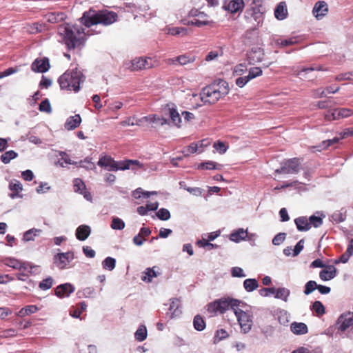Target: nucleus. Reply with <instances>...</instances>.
I'll return each instance as SVG.
<instances>
[{"label": "nucleus", "mask_w": 353, "mask_h": 353, "mask_svg": "<svg viewBox=\"0 0 353 353\" xmlns=\"http://www.w3.org/2000/svg\"><path fill=\"white\" fill-rule=\"evenodd\" d=\"M176 117V110L174 104H166L162 109V116L157 114H150L143 117L145 122H148L152 125L153 128H157L164 124H174L175 118Z\"/></svg>", "instance_id": "4"}, {"label": "nucleus", "mask_w": 353, "mask_h": 353, "mask_svg": "<svg viewBox=\"0 0 353 353\" xmlns=\"http://www.w3.org/2000/svg\"><path fill=\"white\" fill-rule=\"evenodd\" d=\"M336 269L334 265H327L320 272L319 276L323 281H329L336 276Z\"/></svg>", "instance_id": "20"}, {"label": "nucleus", "mask_w": 353, "mask_h": 353, "mask_svg": "<svg viewBox=\"0 0 353 353\" xmlns=\"http://www.w3.org/2000/svg\"><path fill=\"white\" fill-rule=\"evenodd\" d=\"M301 161L299 158H292L281 163L280 168L276 169L277 174H297L300 170Z\"/></svg>", "instance_id": "9"}, {"label": "nucleus", "mask_w": 353, "mask_h": 353, "mask_svg": "<svg viewBox=\"0 0 353 353\" xmlns=\"http://www.w3.org/2000/svg\"><path fill=\"white\" fill-rule=\"evenodd\" d=\"M243 286L247 292H252L259 287V283L255 279H248L244 281Z\"/></svg>", "instance_id": "36"}, {"label": "nucleus", "mask_w": 353, "mask_h": 353, "mask_svg": "<svg viewBox=\"0 0 353 353\" xmlns=\"http://www.w3.org/2000/svg\"><path fill=\"white\" fill-rule=\"evenodd\" d=\"M156 268L157 267L147 268L144 271V275L141 277V279L145 282H151L153 278H155L160 274V272L155 270ZM157 269L159 270V268H157Z\"/></svg>", "instance_id": "27"}, {"label": "nucleus", "mask_w": 353, "mask_h": 353, "mask_svg": "<svg viewBox=\"0 0 353 353\" xmlns=\"http://www.w3.org/2000/svg\"><path fill=\"white\" fill-rule=\"evenodd\" d=\"M156 194V192H145L141 188H139L133 192V196L135 199H139L141 198V195L145 197H149L150 195Z\"/></svg>", "instance_id": "49"}, {"label": "nucleus", "mask_w": 353, "mask_h": 353, "mask_svg": "<svg viewBox=\"0 0 353 353\" xmlns=\"http://www.w3.org/2000/svg\"><path fill=\"white\" fill-rule=\"evenodd\" d=\"M117 14L114 12L107 10L97 12L90 10L85 12L81 18V23L86 27L92 26L103 24L108 26L116 21Z\"/></svg>", "instance_id": "3"}, {"label": "nucleus", "mask_w": 353, "mask_h": 353, "mask_svg": "<svg viewBox=\"0 0 353 353\" xmlns=\"http://www.w3.org/2000/svg\"><path fill=\"white\" fill-rule=\"evenodd\" d=\"M339 113V108L332 110V112L329 111L325 114V119L328 121L339 120L340 119Z\"/></svg>", "instance_id": "53"}, {"label": "nucleus", "mask_w": 353, "mask_h": 353, "mask_svg": "<svg viewBox=\"0 0 353 353\" xmlns=\"http://www.w3.org/2000/svg\"><path fill=\"white\" fill-rule=\"evenodd\" d=\"M274 16L279 20H283L288 16L287 6L284 1L280 2L274 10Z\"/></svg>", "instance_id": "23"}, {"label": "nucleus", "mask_w": 353, "mask_h": 353, "mask_svg": "<svg viewBox=\"0 0 353 353\" xmlns=\"http://www.w3.org/2000/svg\"><path fill=\"white\" fill-rule=\"evenodd\" d=\"M59 156L61 158L59 159L57 164H59L61 167L65 168L64 164L68 165H77L78 162L72 161L69 157V155L65 152L61 151L59 152Z\"/></svg>", "instance_id": "30"}, {"label": "nucleus", "mask_w": 353, "mask_h": 353, "mask_svg": "<svg viewBox=\"0 0 353 353\" xmlns=\"http://www.w3.org/2000/svg\"><path fill=\"white\" fill-rule=\"evenodd\" d=\"M157 65V62L150 57H139L134 59L130 62L129 68L134 70H147Z\"/></svg>", "instance_id": "10"}, {"label": "nucleus", "mask_w": 353, "mask_h": 353, "mask_svg": "<svg viewBox=\"0 0 353 353\" xmlns=\"http://www.w3.org/2000/svg\"><path fill=\"white\" fill-rule=\"evenodd\" d=\"M213 147L221 154H224L229 148V145L225 142L217 141L214 143Z\"/></svg>", "instance_id": "44"}, {"label": "nucleus", "mask_w": 353, "mask_h": 353, "mask_svg": "<svg viewBox=\"0 0 353 353\" xmlns=\"http://www.w3.org/2000/svg\"><path fill=\"white\" fill-rule=\"evenodd\" d=\"M91 229L87 225H81L76 230V237L79 241H85L90 236Z\"/></svg>", "instance_id": "22"}, {"label": "nucleus", "mask_w": 353, "mask_h": 353, "mask_svg": "<svg viewBox=\"0 0 353 353\" xmlns=\"http://www.w3.org/2000/svg\"><path fill=\"white\" fill-rule=\"evenodd\" d=\"M312 310L316 313V315L319 316L325 313V308L323 303L319 301H316L313 303Z\"/></svg>", "instance_id": "45"}, {"label": "nucleus", "mask_w": 353, "mask_h": 353, "mask_svg": "<svg viewBox=\"0 0 353 353\" xmlns=\"http://www.w3.org/2000/svg\"><path fill=\"white\" fill-rule=\"evenodd\" d=\"M298 230L307 231L310 229L308 219L306 216H300L294 220Z\"/></svg>", "instance_id": "26"}, {"label": "nucleus", "mask_w": 353, "mask_h": 353, "mask_svg": "<svg viewBox=\"0 0 353 353\" xmlns=\"http://www.w3.org/2000/svg\"><path fill=\"white\" fill-rule=\"evenodd\" d=\"M310 226L319 228L323 224V219L320 216L312 215L308 219Z\"/></svg>", "instance_id": "52"}, {"label": "nucleus", "mask_w": 353, "mask_h": 353, "mask_svg": "<svg viewBox=\"0 0 353 353\" xmlns=\"http://www.w3.org/2000/svg\"><path fill=\"white\" fill-rule=\"evenodd\" d=\"M6 265L17 270L26 269L23 263L14 259H7Z\"/></svg>", "instance_id": "39"}, {"label": "nucleus", "mask_w": 353, "mask_h": 353, "mask_svg": "<svg viewBox=\"0 0 353 353\" xmlns=\"http://www.w3.org/2000/svg\"><path fill=\"white\" fill-rule=\"evenodd\" d=\"M195 61V56L190 53L178 56V63L181 65L193 64Z\"/></svg>", "instance_id": "31"}, {"label": "nucleus", "mask_w": 353, "mask_h": 353, "mask_svg": "<svg viewBox=\"0 0 353 353\" xmlns=\"http://www.w3.org/2000/svg\"><path fill=\"white\" fill-rule=\"evenodd\" d=\"M198 148L199 145L196 143H192L190 145L187 146L184 150L182 151V153L184 156H189L190 154L197 152Z\"/></svg>", "instance_id": "50"}, {"label": "nucleus", "mask_w": 353, "mask_h": 353, "mask_svg": "<svg viewBox=\"0 0 353 353\" xmlns=\"http://www.w3.org/2000/svg\"><path fill=\"white\" fill-rule=\"evenodd\" d=\"M228 336V333L224 329H220L216 332L214 338L215 340H218L219 341L226 339Z\"/></svg>", "instance_id": "62"}, {"label": "nucleus", "mask_w": 353, "mask_h": 353, "mask_svg": "<svg viewBox=\"0 0 353 353\" xmlns=\"http://www.w3.org/2000/svg\"><path fill=\"white\" fill-rule=\"evenodd\" d=\"M244 7V2L243 0H232L227 5L223 6L225 10L231 13H236L241 11Z\"/></svg>", "instance_id": "19"}, {"label": "nucleus", "mask_w": 353, "mask_h": 353, "mask_svg": "<svg viewBox=\"0 0 353 353\" xmlns=\"http://www.w3.org/2000/svg\"><path fill=\"white\" fill-rule=\"evenodd\" d=\"M9 189L12 192L10 194V196L12 199H15L19 196V192L22 191L23 186L20 181L17 180H13L9 184Z\"/></svg>", "instance_id": "24"}, {"label": "nucleus", "mask_w": 353, "mask_h": 353, "mask_svg": "<svg viewBox=\"0 0 353 353\" xmlns=\"http://www.w3.org/2000/svg\"><path fill=\"white\" fill-rule=\"evenodd\" d=\"M37 310L38 308L36 305H28L26 307L21 309L19 312L21 316H24L35 313Z\"/></svg>", "instance_id": "57"}, {"label": "nucleus", "mask_w": 353, "mask_h": 353, "mask_svg": "<svg viewBox=\"0 0 353 353\" xmlns=\"http://www.w3.org/2000/svg\"><path fill=\"white\" fill-rule=\"evenodd\" d=\"M115 266L116 259L112 257L108 256L102 261V267L104 270L112 271Z\"/></svg>", "instance_id": "35"}, {"label": "nucleus", "mask_w": 353, "mask_h": 353, "mask_svg": "<svg viewBox=\"0 0 353 353\" xmlns=\"http://www.w3.org/2000/svg\"><path fill=\"white\" fill-rule=\"evenodd\" d=\"M74 290V288L70 283H64L59 285L55 290V294L60 298L69 296Z\"/></svg>", "instance_id": "18"}, {"label": "nucleus", "mask_w": 353, "mask_h": 353, "mask_svg": "<svg viewBox=\"0 0 353 353\" xmlns=\"http://www.w3.org/2000/svg\"><path fill=\"white\" fill-rule=\"evenodd\" d=\"M17 156L18 154L16 152H14V150H9L6 152L1 156V161L5 164H8L10 162L12 159H14L16 157H17Z\"/></svg>", "instance_id": "40"}, {"label": "nucleus", "mask_w": 353, "mask_h": 353, "mask_svg": "<svg viewBox=\"0 0 353 353\" xmlns=\"http://www.w3.org/2000/svg\"><path fill=\"white\" fill-rule=\"evenodd\" d=\"M176 307H174V299H172V303L170 305L168 311L165 314V318L169 321L174 318Z\"/></svg>", "instance_id": "55"}, {"label": "nucleus", "mask_w": 353, "mask_h": 353, "mask_svg": "<svg viewBox=\"0 0 353 353\" xmlns=\"http://www.w3.org/2000/svg\"><path fill=\"white\" fill-rule=\"evenodd\" d=\"M290 328L294 334L298 335L305 334L308 332L307 326L304 323H292Z\"/></svg>", "instance_id": "25"}, {"label": "nucleus", "mask_w": 353, "mask_h": 353, "mask_svg": "<svg viewBox=\"0 0 353 353\" xmlns=\"http://www.w3.org/2000/svg\"><path fill=\"white\" fill-rule=\"evenodd\" d=\"M264 55L263 50L259 47L252 48L248 53V60L252 64L261 62L263 59Z\"/></svg>", "instance_id": "16"}, {"label": "nucleus", "mask_w": 353, "mask_h": 353, "mask_svg": "<svg viewBox=\"0 0 353 353\" xmlns=\"http://www.w3.org/2000/svg\"><path fill=\"white\" fill-rule=\"evenodd\" d=\"M181 116L183 117V121L180 117L179 114L178 113V123H184V124H188L193 121L195 119V117L193 113L190 112L188 111H183L181 112Z\"/></svg>", "instance_id": "34"}, {"label": "nucleus", "mask_w": 353, "mask_h": 353, "mask_svg": "<svg viewBox=\"0 0 353 353\" xmlns=\"http://www.w3.org/2000/svg\"><path fill=\"white\" fill-rule=\"evenodd\" d=\"M74 191L77 193H83L86 190L84 182L79 178L74 179L73 181Z\"/></svg>", "instance_id": "42"}, {"label": "nucleus", "mask_w": 353, "mask_h": 353, "mask_svg": "<svg viewBox=\"0 0 353 353\" xmlns=\"http://www.w3.org/2000/svg\"><path fill=\"white\" fill-rule=\"evenodd\" d=\"M296 40L294 39H276L275 40V43L278 46L285 47L288 46H292L296 43Z\"/></svg>", "instance_id": "51"}, {"label": "nucleus", "mask_w": 353, "mask_h": 353, "mask_svg": "<svg viewBox=\"0 0 353 353\" xmlns=\"http://www.w3.org/2000/svg\"><path fill=\"white\" fill-rule=\"evenodd\" d=\"M74 258V253L71 252L59 253L54 256V263L59 269H64L67 265Z\"/></svg>", "instance_id": "12"}, {"label": "nucleus", "mask_w": 353, "mask_h": 353, "mask_svg": "<svg viewBox=\"0 0 353 353\" xmlns=\"http://www.w3.org/2000/svg\"><path fill=\"white\" fill-rule=\"evenodd\" d=\"M157 217L163 221L168 220L170 217V212L165 208H161L157 212Z\"/></svg>", "instance_id": "58"}, {"label": "nucleus", "mask_w": 353, "mask_h": 353, "mask_svg": "<svg viewBox=\"0 0 353 353\" xmlns=\"http://www.w3.org/2000/svg\"><path fill=\"white\" fill-rule=\"evenodd\" d=\"M285 239V233H279L272 239V243L275 245H279L281 244L284 241Z\"/></svg>", "instance_id": "63"}, {"label": "nucleus", "mask_w": 353, "mask_h": 353, "mask_svg": "<svg viewBox=\"0 0 353 353\" xmlns=\"http://www.w3.org/2000/svg\"><path fill=\"white\" fill-rule=\"evenodd\" d=\"M78 163H79V167L87 170H94L96 169L94 163L91 161V159L90 157H86L84 160L78 162Z\"/></svg>", "instance_id": "46"}, {"label": "nucleus", "mask_w": 353, "mask_h": 353, "mask_svg": "<svg viewBox=\"0 0 353 353\" xmlns=\"http://www.w3.org/2000/svg\"><path fill=\"white\" fill-rule=\"evenodd\" d=\"M83 81V74L77 70H68L58 79L62 90H74V92L79 90L80 83Z\"/></svg>", "instance_id": "6"}, {"label": "nucleus", "mask_w": 353, "mask_h": 353, "mask_svg": "<svg viewBox=\"0 0 353 353\" xmlns=\"http://www.w3.org/2000/svg\"><path fill=\"white\" fill-rule=\"evenodd\" d=\"M273 294L274 295L275 298L281 299L286 301L288 300V297L290 295V290L284 288H280L275 289V292Z\"/></svg>", "instance_id": "37"}, {"label": "nucleus", "mask_w": 353, "mask_h": 353, "mask_svg": "<svg viewBox=\"0 0 353 353\" xmlns=\"http://www.w3.org/2000/svg\"><path fill=\"white\" fill-rule=\"evenodd\" d=\"M42 232V230L37 228H32L24 232L23 236V241L25 242L34 241L35 237L39 236Z\"/></svg>", "instance_id": "28"}, {"label": "nucleus", "mask_w": 353, "mask_h": 353, "mask_svg": "<svg viewBox=\"0 0 353 353\" xmlns=\"http://www.w3.org/2000/svg\"><path fill=\"white\" fill-rule=\"evenodd\" d=\"M353 325V312L342 314L337 319L336 325L339 330L345 331Z\"/></svg>", "instance_id": "11"}, {"label": "nucleus", "mask_w": 353, "mask_h": 353, "mask_svg": "<svg viewBox=\"0 0 353 353\" xmlns=\"http://www.w3.org/2000/svg\"><path fill=\"white\" fill-rule=\"evenodd\" d=\"M50 68L48 59L43 58L41 59H37L32 64V70L37 72L43 73L47 72Z\"/></svg>", "instance_id": "17"}, {"label": "nucleus", "mask_w": 353, "mask_h": 353, "mask_svg": "<svg viewBox=\"0 0 353 353\" xmlns=\"http://www.w3.org/2000/svg\"><path fill=\"white\" fill-rule=\"evenodd\" d=\"M110 226L113 230H121L125 228V224L120 218L114 216L112 219V223Z\"/></svg>", "instance_id": "43"}, {"label": "nucleus", "mask_w": 353, "mask_h": 353, "mask_svg": "<svg viewBox=\"0 0 353 353\" xmlns=\"http://www.w3.org/2000/svg\"><path fill=\"white\" fill-rule=\"evenodd\" d=\"M340 119L347 118L353 115V110L350 108H339V113Z\"/></svg>", "instance_id": "59"}, {"label": "nucleus", "mask_w": 353, "mask_h": 353, "mask_svg": "<svg viewBox=\"0 0 353 353\" xmlns=\"http://www.w3.org/2000/svg\"><path fill=\"white\" fill-rule=\"evenodd\" d=\"M317 283L314 281H309L305 285L304 294L308 295L317 289Z\"/></svg>", "instance_id": "47"}, {"label": "nucleus", "mask_w": 353, "mask_h": 353, "mask_svg": "<svg viewBox=\"0 0 353 353\" xmlns=\"http://www.w3.org/2000/svg\"><path fill=\"white\" fill-rule=\"evenodd\" d=\"M147 329L145 325H140L134 333V337L137 341L141 342L147 338Z\"/></svg>", "instance_id": "33"}, {"label": "nucleus", "mask_w": 353, "mask_h": 353, "mask_svg": "<svg viewBox=\"0 0 353 353\" xmlns=\"http://www.w3.org/2000/svg\"><path fill=\"white\" fill-rule=\"evenodd\" d=\"M65 14L62 12L60 13H50L46 15V20L50 23H58L63 20Z\"/></svg>", "instance_id": "41"}, {"label": "nucleus", "mask_w": 353, "mask_h": 353, "mask_svg": "<svg viewBox=\"0 0 353 353\" xmlns=\"http://www.w3.org/2000/svg\"><path fill=\"white\" fill-rule=\"evenodd\" d=\"M232 276L233 277H245V274L243 273L242 268L239 267H234L232 268Z\"/></svg>", "instance_id": "64"}, {"label": "nucleus", "mask_w": 353, "mask_h": 353, "mask_svg": "<svg viewBox=\"0 0 353 353\" xmlns=\"http://www.w3.org/2000/svg\"><path fill=\"white\" fill-rule=\"evenodd\" d=\"M229 90L228 83L224 80L219 79L203 88L199 95L196 94H188V99L190 101V106L196 108L200 105L194 104L197 99H201L204 104H214L220 99L226 96Z\"/></svg>", "instance_id": "1"}, {"label": "nucleus", "mask_w": 353, "mask_h": 353, "mask_svg": "<svg viewBox=\"0 0 353 353\" xmlns=\"http://www.w3.org/2000/svg\"><path fill=\"white\" fill-rule=\"evenodd\" d=\"M262 73H263V72H262V70L261 69V68L254 67V68H251L249 70V73L247 75V77H248V79H250V81L251 79H253L257 77L261 76Z\"/></svg>", "instance_id": "48"}, {"label": "nucleus", "mask_w": 353, "mask_h": 353, "mask_svg": "<svg viewBox=\"0 0 353 353\" xmlns=\"http://www.w3.org/2000/svg\"><path fill=\"white\" fill-rule=\"evenodd\" d=\"M328 12V6L325 1H317L312 10L314 16L318 19H321Z\"/></svg>", "instance_id": "13"}, {"label": "nucleus", "mask_w": 353, "mask_h": 353, "mask_svg": "<svg viewBox=\"0 0 353 353\" xmlns=\"http://www.w3.org/2000/svg\"><path fill=\"white\" fill-rule=\"evenodd\" d=\"M196 12H198L197 10H196L195 12H193V11L191 12L193 16H196L198 18H194L192 20L188 21V25L190 24L192 26L201 27L210 24V21L207 19L208 15L206 14L201 12L196 14Z\"/></svg>", "instance_id": "14"}, {"label": "nucleus", "mask_w": 353, "mask_h": 353, "mask_svg": "<svg viewBox=\"0 0 353 353\" xmlns=\"http://www.w3.org/2000/svg\"><path fill=\"white\" fill-rule=\"evenodd\" d=\"M239 305H237L234 307L232 310L237 318L241 330L244 333H247L251 330L252 325V317L248 313L239 309Z\"/></svg>", "instance_id": "8"}, {"label": "nucleus", "mask_w": 353, "mask_h": 353, "mask_svg": "<svg viewBox=\"0 0 353 353\" xmlns=\"http://www.w3.org/2000/svg\"><path fill=\"white\" fill-rule=\"evenodd\" d=\"M58 31L68 49H74L82 44L85 36L83 28L64 23L59 26Z\"/></svg>", "instance_id": "2"}, {"label": "nucleus", "mask_w": 353, "mask_h": 353, "mask_svg": "<svg viewBox=\"0 0 353 353\" xmlns=\"http://www.w3.org/2000/svg\"><path fill=\"white\" fill-rule=\"evenodd\" d=\"M193 325L195 330L202 331L205 328V322L200 315H196L194 318Z\"/></svg>", "instance_id": "38"}, {"label": "nucleus", "mask_w": 353, "mask_h": 353, "mask_svg": "<svg viewBox=\"0 0 353 353\" xmlns=\"http://www.w3.org/2000/svg\"><path fill=\"white\" fill-rule=\"evenodd\" d=\"M81 122L79 114H75L68 117L65 123L64 127L68 130H72L77 128Z\"/></svg>", "instance_id": "21"}, {"label": "nucleus", "mask_w": 353, "mask_h": 353, "mask_svg": "<svg viewBox=\"0 0 353 353\" xmlns=\"http://www.w3.org/2000/svg\"><path fill=\"white\" fill-rule=\"evenodd\" d=\"M245 18L248 19H253L256 23L254 24V27H256L262 23L263 20V12L260 11L259 8L254 7L246 10Z\"/></svg>", "instance_id": "15"}, {"label": "nucleus", "mask_w": 353, "mask_h": 353, "mask_svg": "<svg viewBox=\"0 0 353 353\" xmlns=\"http://www.w3.org/2000/svg\"><path fill=\"white\" fill-rule=\"evenodd\" d=\"M97 165L105 168L108 171H118L125 170H134L137 168H141V164L137 160H126L124 161H116L109 156L101 157Z\"/></svg>", "instance_id": "5"}, {"label": "nucleus", "mask_w": 353, "mask_h": 353, "mask_svg": "<svg viewBox=\"0 0 353 353\" xmlns=\"http://www.w3.org/2000/svg\"><path fill=\"white\" fill-rule=\"evenodd\" d=\"M342 139L341 138V136L339 137H334L332 139H327V140H325V141H323V148H328L330 146H332L334 144H336L339 142V141Z\"/></svg>", "instance_id": "61"}, {"label": "nucleus", "mask_w": 353, "mask_h": 353, "mask_svg": "<svg viewBox=\"0 0 353 353\" xmlns=\"http://www.w3.org/2000/svg\"><path fill=\"white\" fill-rule=\"evenodd\" d=\"M39 109L41 112L50 113L52 111L50 103L48 99H46L39 104Z\"/></svg>", "instance_id": "54"}, {"label": "nucleus", "mask_w": 353, "mask_h": 353, "mask_svg": "<svg viewBox=\"0 0 353 353\" xmlns=\"http://www.w3.org/2000/svg\"><path fill=\"white\" fill-rule=\"evenodd\" d=\"M222 165L219 164L212 161H208L205 162H203L199 163L197 165V169L199 170H221L222 168Z\"/></svg>", "instance_id": "29"}, {"label": "nucleus", "mask_w": 353, "mask_h": 353, "mask_svg": "<svg viewBox=\"0 0 353 353\" xmlns=\"http://www.w3.org/2000/svg\"><path fill=\"white\" fill-rule=\"evenodd\" d=\"M327 69L325 68L323 65H314V66H312V67H309V68H303L301 69V70L298 72V75L300 74V72H311V71H326Z\"/></svg>", "instance_id": "60"}, {"label": "nucleus", "mask_w": 353, "mask_h": 353, "mask_svg": "<svg viewBox=\"0 0 353 353\" xmlns=\"http://www.w3.org/2000/svg\"><path fill=\"white\" fill-rule=\"evenodd\" d=\"M240 301L234 299H220L207 305V311L210 316H215L218 313L223 314L230 307L232 310L234 307L239 305Z\"/></svg>", "instance_id": "7"}, {"label": "nucleus", "mask_w": 353, "mask_h": 353, "mask_svg": "<svg viewBox=\"0 0 353 353\" xmlns=\"http://www.w3.org/2000/svg\"><path fill=\"white\" fill-rule=\"evenodd\" d=\"M247 235V231H245L243 229H239L230 234V240L234 242H239L241 240L245 239Z\"/></svg>", "instance_id": "32"}, {"label": "nucleus", "mask_w": 353, "mask_h": 353, "mask_svg": "<svg viewBox=\"0 0 353 353\" xmlns=\"http://www.w3.org/2000/svg\"><path fill=\"white\" fill-rule=\"evenodd\" d=\"M53 280L51 277L43 279L39 283V288L43 290H47L50 289L52 285Z\"/></svg>", "instance_id": "56"}]
</instances>
